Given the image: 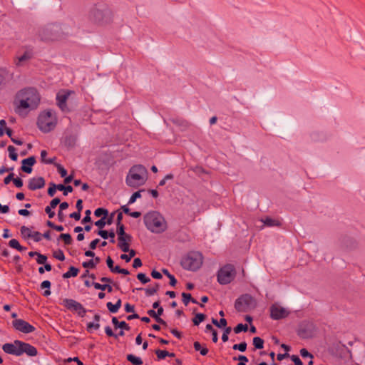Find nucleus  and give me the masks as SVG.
<instances>
[{"instance_id": "nucleus-3", "label": "nucleus", "mask_w": 365, "mask_h": 365, "mask_svg": "<svg viewBox=\"0 0 365 365\" xmlns=\"http://www.w3.org/2000/svg\"><path fill=\"white\" fill-rule=\"evenodd\" d=\"M146 227L153 232L160 233L167 229L165 219L158 212H150L144 216Z\"/></svg>"}, {"instance_id": "nucleus-13", "label": "nucleus", "mask_w": 365, "mask_h": 365, "mask_svg": "<svg viewBox=\"0 0 365 365\" xmlns=\"http://www.w3.org/2000/svg\"><path fill=\"white\" fill-rule=\"evenodd\" d=\"M21 341L15 340L13 344L6 343L3 345L2 349L4 352L16 356H21L20 349Z\"/></svg>"}, {"instance_id": "nucleus-16", "label": "nucleus", "mask_w": 365, "mask_h": 365, "mask_svg": "<svg viewBox=\"0 0 365 365\" xmlns=\"http://www.w3.org/2000/svg\"><path fill=\"white\" fill-rule=\"evenodd\" d=\"M70 95L69 91H63L60 92L57 94L56 100L57 104L60 107L62 110H64L66 108V101Z\"/></svg>"}, {"instance_id": "nucleus-52", "label": "nucleus", "mask_w": 365, "mask_h": 365, "mask_svg": "<svg viewBox=\"0 0 365 365\" xmlns=\"http://www.w3.org/2000/svg\"><path fill=\"white\" fill-rule=\"evenodd\" d=\"M56 189L55 187L54 183H51L50 187L48 189V195L51 197H53L56 193Z\"/></svg>"}, {"instance_id": "nucleus-44", "label": "nucleus", "mask_w": 365, "mask_h": 365, "mask_svg": "<svg viewBox=\"0 0 365 365\" xmlns=\"http://www.w3.org/2000/svg\"><path fill=\"white\" fill-rule=\"evenodd\" d=\"M21 233L25 237H30L32 232L29 227L22 226L21 227Z\"/></svg>"}, {"instance_id": "nucleus-36", "label": "nucleus", "mask_w": 365, "mask_h": 365, "mask_svg": "<svg viewBox=\"0 0 365 365\" xmlns=\"http://www.w3.org/2000/svg\"><path fill=\"white\" fill-rule=\"evenodd\" d=\"M159 287H160L159 284L156 283L153 287L147 288L145 289V293L148 296L153 295L158 291Z\"/></svg>"}, {"instance_id": "nucleus-58", "label": "nucleus", "mask_w": 365, "mask_h": 365, "mask_svg": "<svg viewBox=\"0 0 365 365\" xmlns=\"http://www.w3.org/2000/svg\"><path fill=\"white\" fill-rule=\"evenodd\" d=\"M100 327V324L98 323L94 324L93 322H89L87 325V330L90 331L91 329L94 328L95 329H98Z\"/></svg>"}, {"instance_id": "nucleus-24", "label": "nucleus", "mask_w": 365, "mask_h": 365, "mask_svg": "<svg viewBox=\"0 0 365 365\" xmlns=\"http://www.w3.org/2000/svg\"><path fill=\"white\" fill-rule=\"evenodd\" d=\"M127 360L132 363L133 365H142L143 361L140 358L137 357L133 354H128L127 356Z\"/></svg>"}, {"instance_id": "nucleus-10", "label": "nucleus", "mask_w": 365, "mask_h": 365, "mask_svg": "<svg viewBox=\"0 0 365 365\" xmlns=\"http://www.w3.org/2000/svg\"><path fill=\"white\" fill-rule=\"evenodd\" d=\"M289 314V312L277 304H274L270 307V317L272 319L279 320L284 319Z\"/></svg>"}, {"instance_id": "nucleus-22", "label": "nucleus", "mask_w": 365, "mask_h": 365, "mask_svg": "<svg viewBox=\"0 0 365 365\" xmlns=\"http://www.w3.org/2000/svg\"><path fill=\"white\" fill-rule=\"evenodd\" d=\"M101 259L98 257H96L94 259H91L88 262H84L83 263V267L85 268H94L96 264L99 263Z\"/></svg>"}, {"instance_id": "nucleus-61", "label": "nucleus", "mask_w": 365, "mask_h": 365, "mask_svg": "<svg viewBox=\"0 0 365 365\" xmlns=\"http://www.w3.org/2000/svg\"><path fill=\"white\" fill-rule=\"evenodd\" d=\"M13 182L17 187H21L23 186V181L19 178L13 179Z\"/></svg>"}, {"instance_id": "nucleus-32", "label": "nucleus", "mask_w": 365, "mask_h": 365, "mask_svg": "<svg viewBox=\"0 0 365 365\" xmlns=\"http://www.w3.org/2000/svg\"><path fill=\"white\" fill-rule=\"evenodd\" d=\"M264 341L260 337L256 336L253 339V345L257 349H261L263 348Z\"/></svg>"}, {"instance_id": "nucleus-56", "label": "nucleus", "mask_w": 365, "mask_h": 365, "mask_svg": "<svg viewBox=\"0 0 365 365\" xmlns=\"http://www.w3.org/2000/svg\"><path fill=\"white\" fill-rule=\"evenodd\" d=\"M60 202L61 200L59 198H54L50 202V205L48 206L54 209L60 203Z\"/></svg>"}, {"instance_id": "nucleus-60", "label": "nucleus", "mask_w": 365, "mask_h": 365, "mask_svg": "<svg viewBox=\"0 0 365 365\" xmlns=\"http://www.w3.org/2000/svg\"><path fill=\"white\" fill-rule=\"evenodd\" d=\"M106 333L108 336L118 337V335L115 334L110 327H106L105 329Z\"/></svg>"}, {"instance_id": "nucleus-42", "label": "nucleus", "mask_w": 365, "mask_h": 365, "mask_svg": "<svg viewBox=\"0 0 365 365\" xmlns=\"http://www.w3.org/2000/svg\"><path fill=\"white\" fill-rule=\"evenodd\" d=\"M232 349L234 350H239L242 352L243 351H245L246 349H247V343L243 341L239 344H235L233 346H232Z\"/></svg>"}, {"instance_id": "nucleus-34", "label": "nucleus", "mask_w": 365, "mask_h": 365, "mask_svg": "<svg viewBox=\"0 0 365 365\" xmlns=\"http://www.w3.org/2000/svg\"><path fill=\"white\" fill-rule=\"evenodd\" d=\"M8 151L9 153V157L10 158L14 160V161H16L17 160V158H18V155L17 153H16V149L14 146L12 145H9L8 147Z\"/></svg>"}, {"instance_id": "nucleus-15", "label": "nucleus", "mask_w": 365, "mask_h": 365, "mask_svg": "<svg viewBox=\"0 0 365 365\" xmlns=\"http://www.w3.org/2000/svg\"><path fill=\"white\" fill-rule=\"evenodd\" d=\"M45 186V180L43 178H33L30 179L28 187L31 190H36L37 189L43 188Z\"/></svg>"}, {"instance_id": "nucleus-64", "label": "nucleus", "mask_w": 365, "mask_h": 365, "mask_svg": "<svg viewBox=\"0 0 365 365\" xmlns=\"http://www.w3.org/2000/svg\"><path fill=\"white\" fill-rule=\"evenodd\" d=\"M14 173H10L8 176H6L4 180V184L8 185L11 180L13 181V179H14Z\"/></svg>"}, {"instance_id": "nucleus-18", "label": "nucleus", "mask_w": 365, "mask_h": 365, "mask_svg": "<svg viewBox=\"0 0 365 365\" xmlns=\"http://www.w3.org/2000/svg\"><path fill=\"white\" fill-rule=\"evenodd\" d=\"M112 322L115 329L120 328L125 330H130V329L125 322H119L116 317H113Z\"/></svg>"}, {"instance_id": "nucleus-1", "label": "nucleus", "mask_w": 365, "mask_h": 365, "mask_svg": "<svg viewBox=\"0 0 365 365\" xmlns=\"http://www.w3.org/2000/svg\"><path fill=\"white\" fill-rule=\"evenodd\" d=\"M41 96L38 91L28 87L19 91L13 101L14 109L21 118H26L31 110L36 109L40 103Z\"/></svg>"}, {"instance_id": "nucleus-62", "label": "nucleus", "mask_w": 365, "mask_h": 365, "mask_svg": "<svg viewBox=\"0 0 365 365\" xmlns=\"http://www.w3.org/2000/svg\"><path fill=\"white\" fill-rule=\"evenodd\" d=\"M142 266V261L140 258H135L133 260V267L134 268H138Z\"/></svg>"}, {"instance_id": "nucleus-45", "label": "nucleus", "mask_w": 365, "mask_h": 365, "mask_svg": "<svg viewBox=\"0 0 365 365\" xmlns=\"http://www.w3.org/2000/svg\"><path fill=\"white\" fill-rule=\"evenodd\" d=\"M137 278L138 280H140L142 283L145 284L150 282V278L146 277V275L143 273H139L137 275Z\"/></svg>"}, {"instance_id": "nucleus-31", "label": "nucleus", "mask_w": 365, "mask_h": 365, "mask_svg": "<svg viewBox=\"0 0 365 365\" xmlns=\"http://www.w3.org/2000/svg\"><path fill=\"white\" fill-rule=\"evenodd\" d=\"M117 226V235H118V240L123 241V236L126 234L125 232V227L123 225H116Z\"/></svg>"}, {"instance_id": "nucleus-54", "label": "nucleus", "mask_w": 365, "mask_h": 365, "mask_svg": "<svg viewBox=\"0 0 365 365\" xmlns=\"http://www.w3.org/2000/svg\"><path fill=\"white\" fill-rule=\"evenodd\" d=\"M292 361L294 363V365H303L302 361L297 355H292L291 356Z\"/></svg>"}, {"instance_id": "nucleus-9", "label": "nucleus", "mask_w": 365, "mask_h": 365, "mask_svg": "<svg viewBox=\"0 0 365 365\" xmlns=\"http://www.w3.org/2000/svg\"><path fill=\"white\" fill-rule=\"evenodd\" d=\"M235 269L233 265L227 264L222 267L217 273V281L221 284L230 283L235 278Z\"/></svg>"}, {"instance_id": "nucleus-7", "label": "nucleus", "mask_w": 365, "mask_h": 365, "mask_svg": "<svg viewBox=\"0 0 365 365\" xmlns=\"http://www.w3.org/2000/svg\"><path fill=\"white\" fill-rule=\"evenodd\" d=\"M203 257L198 252H191L184 257L181 262L182 267L185 269L196 271L202 264Z\"/></svg>"}, {"instance_id": "nucleus-26", "label": "nucleus", "mask_w": 365, "mask_h": 365, "mask_svg": "<svg viewBox=\"0 0 365 365\" xmlns=\"http://www.w3.org/2000/svg\"><path fill=\"white\" fill-rule=\"evenodd\" d=\"M78 273V269L74 267H71L69 268V270L64 273L63 274V277L66 279V278H69L71 277H76Z\"/></svg>"}, {"instance_id": "nucleus-29", "label": "nucleus", "mask_w": 365, "mask_h": 365, "mask_svg": "<svg viewBox=\"0 0 365 365\" xmlns=\"http://www.w3.org/2000/svg\"><path fill=\"white\" fill-rule=\"evenodd\" d=\"M262 222H264V224L265 225L269 226V227L280 226V222L278 220H274V219H272L269 217L265 218L264 220H262Z\"/></svg>"}, {"instance_id": "nucleus-55", "label": "nucleus", "mask_w": 365, "mask_h": 365, "mask_svg": "<svg viewBox=\"0 0 365 365\" xmlns=\"http://www.w3.org/2000/svg\"><path fill=\"white\" fill-rule=\"evenodd\" d=\"M106 307L111 313H115L118 312L115 304H113L111 302H108Z\"/></svg>"}, {"instance_id": "nucleus-14", "label": "nucleus", "mask_w": 365, "mask_h": 365, "mask_svg": "<svg viewBox=\"0 0 365 365\" xmlns=\"http://www.w3.org/2000/svg\"><path fill=\"white\" fill-rule=\"evenodd\" d=\"M21 355L24 353L26 354L29 356H34L37 355V349L32 345L21 341L20 349Z\"/></svg>"}, {"instance_id": "nucleus-8", "label": "nucleus", "mask_w": 365, "mask_h": 365, "mask_svg": "<svg viewBox=\"0 0 365 365\" xmlns=\"http://www.w3.org/2000/svg\"><path fill=\"white\" fill-rule=\"evenodd\" d=\"M255 307V301L250 294H243L240 297L235 303V307L237 312H246Z\"/></svg>"}, {"instance_id": "nucleus-51", "label": "nucleus", "mask_w": 365, "mask_h": 365, "mask_svg": "<svg viewBox=\"0 0 365 365\" xmlns=\"http://www.w3.org/2000/svg\"><path fill=\"white\" fill-rule=\"evenodd\" d=\"M30 237L33 238L35 242H39L41 240V234L39 232H34Z\"/></svg>"}, {"instance_id": "nucleus-21", "label": "nucleus", "mask_w": 365, "mask_h": 365, "mask_svg": "<svg viewBox=\"0 0 365 365\" xmlns=\"http://www.w3.org/2000/svg\"><path fill=\"white\" fill-rule=\"evenodd\" d=\"M92 284L96 289L107 290L108 292L113 291V288L110 284H101L97 282H93Z\"/></svg>"}, {"instance_id": "nucleus-59", "label": "nucleus", "mask_w": 365, "mask_h": 365, "mask_svg": "<svg viewBox=\"0 0 365 365\" xmlns=\"http://www.w3.org/2000/svg\"><path fill=\"white\" fill-rule=\"evenodd\" d=\"M97 234L103 239H108V232L106 230H100L97 232Z\"/></svg>"}, {"instance_id": "nucleus-19", "label": "nucleus", "mask_w": 365, "mask_h": 365, "mask_svg": "<svg viewBox=\"0 0 365 365\" xmlns=\"http://www.w3.org/2000/svg\"><path fill=\"white\" fill-rule=\"evenodd\" d=\"M148 314L150 317H153V319H155V320L163 325L164 327H167V323L165 321H164L163 319H161L160 317L158 316L157 313L155 311L153 310V309H150V310H148Z\"/></svg>"}, {"instance_id": "nucleus-40", "label": "nucleus", "mask_w": 365, "mask_h": 365, "mask_svg": "<svg viewBox=\"0 0 365 365\" xmlns=\"http://www.w3.org/2000/svg\"><path fill=\"white\" fill-rule=\"evenodd\" d=\"M108 210L105 208H98L94 212V214L96 217H101V216L103 215V217H105V218L108 215Z\"/></svg>"}, {"instance_id": "nucleus-41", "label": "nucleus", "mask_w": 365, "mask_h": 365, "mask_svg": "<svg viewBox=\"0 0 365 365\" xmlns=\"http://www.w3.org/2000/svg\"><path fill=\"white\" fill-rule=\"evenodd\" d=\"M143 191H145V190H140L134 192L130 197L128 203L132 204L136 200L137 198H140L141 197V192Z\"/></svg>"}, {"instance_id": "nucleus-35", "label": "nucleus", "mask_w": 365, "mask_h": 365, "mask_svg": "<svg viewBox=\"0 0 365 365\" xmlns=\"http://www.w3.org/2000/svg\"><path fill=\"white\" fill-rule=\"evenodd\" d=\"M118 246L124 252L129 251L130 243L128 242L119 241Z\"/></svg>"}, {"instance_id": "nucleus-38", "label": "nucleus", "mask_w": 365, "mask_h": 365, "mask_svg": "<svg viewBox=\"0 0 365 365\" xmlns=\"http://www.w3.org/2000/svg\"><path fill=\"white\" fill-rule=\"evenodd\" d=\"M248 327L247 324H239L234 328V331L238 334L241 331H247Z\"/></svg>"}, {"instance_id": "nucleus-50", "label": "nucleus", "mask_w": 365, "mask_h": 365, "mask_svg": "<svg viewBox=\"0 0 365 365\" xmlns=\"http://www.w3.org/2000/svg\"><path fill=\"white\" fill-rule=\"evenodd\" d=\"M47 260V257L46 255H41L39 253V255L37 257L36 262L39 264H45V262Z\"/></svg>"}, {"instance_id": "nucleus-11", "label": "nucleus", "mask_w": 365, "mask_h": 365, "mask_svg": "<svg viewBox=\"0 0 365 365\" xmlns=\"http://www.w3.org/2000/svg\"><path fill=\"white\" fill-rule=\"evenodd\" d=\"M63 303L68 309L76 312L80 317H83L85 316L86 310L81 303L71 299H63Z\"/></svg>"}, {"instance_id": "nucleus-23", "label": "nucleus", "mask_w": 365, "mask_h": 365, "mask_svg": "<svg viewBox=\"0 0 365 365\" xmlns=\"http://www.w3.org/2000/svg\"><path fill=\"white\" fill-rule=\"evenodd\" d=\"M194 349L195 351H199L200 354L202 356H205L208 353V349L205 346H202L200 343L198 341H195L193 344Z\"/></svg>"}, {"instance_id": "nucleus-2", "label": "nucleus", "mask_w": 365, "mask_h": 365, "mask_svg": "<svg viewBox=\"0 0 365 365\" xmlns=\"http://www.w3.org/2000/svg\"><path fill=\"white\" fill-rule=\"evenodd\" d=\"M148 177V170L143 165L132 166L125 178L127 185L133 188H138L143 185Z\"/></svg>"}, {"instance_id": "nucleus-5", "label": "nucleus", "mask_w": 365, "mask_h": 365, "mask_svg": "<svg viewBox=\"0 0 365 365\" xmlns=\"http://www.w3.org/2000/svg\"><path fill=\"white\" fill-rule=\"evenodd\" d=\"M64 36L61 27L58 24H50L39 31V36L45 41H54L61 40Z\"/></svg>"}, {"instance_id": "nucleus-43", "label": "nucleus", "mask_w": 365, "mask_h": 365, "mask_svg": "<svg viewBox=\"0 0 365 365\" xmlns=\"http://www.w3.org/2000/svg\"><path fill=\"white\" fill-rule=\"evenodd\" d=\"M47 155V152L46 150H42L41 152V160L47 164H52L54 162V159L55 158H53V159H48L46 160V156Z\"/></svg>"}, {"instance_id": "nucleus-20", "label": "nucleus", "mask_w": 365, "mask_h": 365, "mask_svg": "<svg viewBox=\"0 0 365 365\" xmlns=\"http://www.w3.org/2000/svg\"><path fill=\"white\" fill-rule=\"evenodd\" d=\"M155 354L159 359H163L166 356H170L174 357L175 354L174 353H169L168 351L165 350H156Z\"/></svg>"}, {"instance_id": "nucleus-17", "label": "nucleus", "mask_w": 365, "mask_h": 365, "mask_svg": "<svg viewBox=\"0 0 365 365\" xmlns=\"http://www.w3.org/2000/svg\"><path fill=\"white\" fill-rule=\"evenodd\" d=\"M36 163V158L34 156H31L26 159L22 160L21 170L26 173H31L32 171L31 167Z\"/></svg>"}, {"instance_id": "nucleus-12", "label": "nucleus", "mask_w": 365, "mask_h": 365, "mask_svg": "<svg viewBox=\"0 0 365 365\" xmlns=\"http://www.w3.org/2000/svg\"><path fill=\"white\" fill-rule=\"evenodd\" d=\"M14 327L23 333H31L35 330L34 327L23 319H15L12 322Z\"/></svg>"}, {"instance_id": "nucleus-4", "label": "nucleus", "mask_w": 365, "mask_h": 365, "mask_svg": "<svg viewBox=\"0 0 365 365\" xmlns=\"http://www.w3.org/2000/svg\"><path fill=\"white\" fill-rule=\"evenodd\" d=\"M113 12L108 7H95L90 11L89 19L93 23L101 25H109L113 21Z\"/></svg>"}, {"instance_id": "nucleus-30", "label": "nucleus", "mask_w": 365, "mask_h": 365, "mask_svg": "<svg viewBox=\"0 0 365 365\" xmlns=\"http://www.w3.org/2000/svg\"><path fill=\"white\" fill-rule=\"evenodd\" d=\"M206 318L205 314H196L195 317L192 319V322L194 325L197 326L203 322Z\"/></svg>"}, {"instance_id": "nucleus-33", "label": "nucleus", "mask_w": 365, "mask_h": 365, "mask_svg": "<svg viewBox=\"0 0 365 365\" xmlns=\"http://www.w3.org/2000/svg\"><path fill=\"white\" fill-rule=\"evenodd\" d=\"M59 239L63 240L65 245H71L73 242L70 234H61L59 235Z\"/></svg>"}, {"instance_id": "nucleus-39", "label": "nucleus", "mask_w": 365, "mask_h": 365, "mask_svg": "<svg viewBox=\"0 0 365 365\" xmlns=\"http://www.w3.org/2000/svg\"><path fill=\"white\" fill-rule=\"evenodd\" d=\"M53 257H55L56 259H57L60 261H63L65 259L64 254H63V251L61 250L54 251L53 252Z\"/></svg>"}, {"instance_id": "nucleus-48", "label": "nucleus", "mask_w": 365, "mask_h": 365, "mask_svg": "<svg viewBox=\"0 0 365 365\" xmlns=\"http://www.w3.org/2000/svg\"><path fill=\"white\" fill-rule=\"evenodd\" d=\"M56 168L58 169V171L60 175L62 178L66 177V175H67L66 170L63 166H61L60 164H56Z\"/></svg>"}, {"instance_id": "nucleus-25", "label": "nucleus", "mask_w": 365, "mask_h": 365, "mask_svg": "<svg viewBox=\"0 0 365 365\" xmlns=\"http://www.w3.org/2000/svg\"><path fill=\"white\" fill-rule=\"evenodd\" d=\"M182 302L185 304V305H186V306L188 304L190 301H191L194 304H197V300L195 299L194 298H192L191 294L189 293L183 292L182 294Z\"/></svg>"}, {"instance_id": "nucleus-47", "label": "nucleus", "mask_w": 365, "mask_h": 365, "mask_svg": "<svg viewBox=\"0 0 365 365\" xmlns=\"http://www.w3.org/2000/svg\"><path fill=\"white\" fill-rule=\"evenodd\" d=\"M232 328L230 327H226L225 329L224 333L222 336V339L224 342H226L228 340V334L231 332Z\"/></svg>"}, {"instance_id": "nucleus-53", "label": "nucleus", "mask_w": 365, "mask_h": 365, "mask_svg": "<svg viewBox=\"0 0 365 365\" xmlns=\"http://www.w3.org/2000/svg\"><path fill=\"white\" fill-rule=\"evenodd\" d=\"M91 213V212L89 210L86 211V212H85L86 216L82 220V223H87V222H90L91 221V218L90 217Z\"/></svg>"}, {"instance_id": "nucleus-46", "label": "nucleus", "mask_w": 365, "mask_h": 365, "mask_svg": "<svg viewBox=\"0 0 365 365\" xmlns=\"http://www.w3.org/2000/svg\"><path fill=\"white\" fill-rule=\"evenodd\" d=\"M233 360H235V361L239 360L240 361V362L238 363L237 365H246L245 362L248 361V359L247 358V356H243V355H240L238 357H234Z\"/></svg>"}, {"instance_id": "nucleus-6", "label": "nucleus", "mask_w": 365, "mask_h": 365, "mask_svg": "<svg viewBox=\"0 0 365 365\" xmlns=\"http://www.w3.org/2000/svg\"><path fill=\"white\" fill-rule=\"evenodd\" d=\"M56 123V117L50 110L43 112L38 115L37 125L43 133H48L54 129Z\"/></svg>"}, {"instance_id": "nucleus-63", "label": "nucleus", "mask_w": 365, "mask_h": 365, "mask_svg": "<svg viewBox=\"0 0 365 365\" xmlns=\"http://www.w3.org/2000/svg\"><path fill=\"white\" fill-rule=\"evenodd\" d=\"M300 354L302 355V356L303 357H307V356H309L310 358H313V356L312 354H311L310 353L308 352V351L306 349H302L300 350Z\"/></svg>"}, {"instance_id": "nucleus-37", "label": "nucleus", "mask_w": 365, "mask_h": 365, "mask_svg": "<svg viewBox=\"0 0 365 365\" xmlns=\"http://www.w3.org/2000/svg\"><path fill=\"white\" fill-rule=\"evenodd\" d=\"M172 121L173 123L178 125L180 126H182L184 128H187L189 126V123L185 120L175 118L173 119Z\"/></svg>"}, {"instance_id": "nucleus-27", "label": "nucleus", "mask_w": 365, "mask_h": 365, "mask_svg": "<svg viewBox=\"0 0 365 365\" xmlns=\"http://www.w3.org/2000/svg\"><path fill=\"white\" fill-rule=\"evenodd\" d=\"M31 58V54L29 52H25L21 56L16 58V66H20L22 62L26 61Z\"/></svg>"}, {"instance_id": "nucleus-28", "label": "nucleus", "mask_w": 365, "mask_h": 365, "mask_svg": "<svg viewBox=\"0 0 365 365\" xmlns=\"http://www.w3.org/2000/svg\"><path fill=\"white\" fill-rule=\"evenodd\" d=\"M9 246L12 248H14V249H16L17 250L19 251H23V250H26V247H22L19 242H18V240H16V239H12L9 241Z\"/></svg>"}, {"instance_id": "nucleus-57", "label": "nucleus", "mask_w": 365, "mask_h": 365, "mask_svg": "<svg viewBox=\"0 0 365 365\" xmlns=\"http://www.w3.org/2000/svg\"><path fill=\"white\" fill-rule=\"evenodd\" d=\"M52 209L51 207L47 206L45 208V212L48 214L49 218H53L55 215V212L52 211Z\"/></svg>"}, {"instance_id": "nucleus-49", "label": "nucleus", "mask_w": 365, "mask_h": 365, "mask_svg": "<svg viewBox=\"0 0 365 365\" xmlns=\"http://www.w3.org/2000/svg\"><path fill=\"white\" fill-rule=\"evenodd\" d=\"M106 225V222L105 217H103L101 219H100L99 220H98L95 222V225L97 226L101 230H102L105 227Z\"/></svg>"}]
</instances>
